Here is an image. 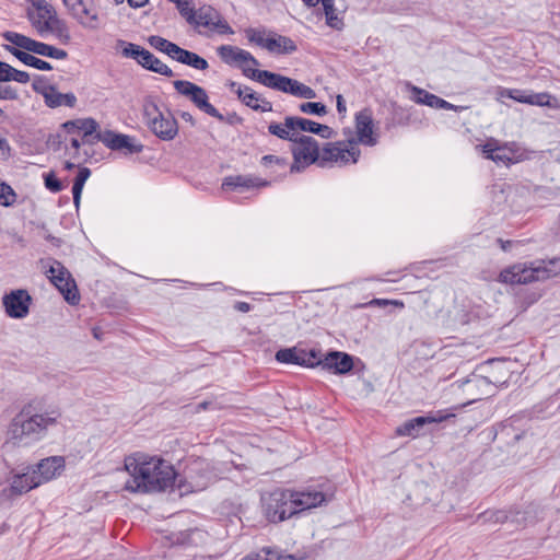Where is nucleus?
Masks as SVG:
<instances>
[{
  "label": "nucleus",
  "mask_w": 560,
  "mask_h": 560,
  "mask_svg": "<svg viewBox=\"0 0 560 560\" xmlns=\"http://www.w3.org/2000/svg\"><path fill=\"white\" fill-rule=\"evenodd\" d=\"M130 479L125 490L133 493L161 492L175 486L177 472L173 465L158 456L137 455L125 460Z\"/></svg>",
  "instance_id": "f257e3e1"
},
{
  "label": "nucleus",
  "mask_w": 560,
  "mask_h": 560,
  "mask_svg": "<svg viewBox=\"0 0 560 560\" xmlns=\"http://www.w3.org/2000/svg\"><path fill=\"white\" fill-rule=\"evenodd\" d=\"M59 417L60 412L56 410L33 415L27 408H23L9 424L2 450L8 452L12 447L28 446L40 441Z\"/></svg>",
  "instance_id": "f03ea898"
},
{
  "label": "nucleus",
  "mask_w": 560,
  "mask_h": 560,
  "mask_svg": "<svg viewBox=\"0 0 560 560\" xmlns=\"http://www.w3.org/2000/svg\"><path fill=\"white\" fill-rule=\"evenodd\" d=\"M560 273V257L549 260H536L529 264H515L499 275V280L509 284H527L545 281Z\"/></svg>",
  "instance_id": "7ed1b4c3"
},
{
  "label": "nucleus",
  "mask_w": 560,
  "mask_h": 560,
  "mask_svg": "<svg viewBox=\"0 0 560 560\" xmlns=\"http://www.w3.org/2000/svg\"><path fill=\"white\" fill-rule=\"evenodd\" d=\"M243 74L262 85L302 98L316 97L315 91L298 80L268 70L243 69Z\"/></svg>",
  "instance_id": "20e7f679"
},
{
  "label": "nucleus",
  "mask_w": 560,
  "mask_h": 560,
  "mask_svg": "<svg viewBox=\"0 0 560 560\" xmlns=\"http://www.w3.org/2000/svg\"><path fill=\"white\" fill-rule=\"evenodd\" d=\"M34 11L28 12L33 27L40 36L54 33L58 37L69 38L68 28L63 21L58 19L55 8L46 0H31Z\"/></svg>",
  "instance_id": "39448f33"
},
{
  "label": "nucleus",
  "mask_w": 560,
  "mask_h": 560,
  "mask_svg": "<svg viewBox=\"0 0 560 560\" xmlns=\"http://www.w3.org/2000/svg\"><path fill=\"white\" fill-rule=\"evenodd\" d=\"M143 117L148 128L161 140H173L178 133V124L171 113L163 114L154 97L143 101Z\"/></svg>",
  "instance_id": "423d86ee"
},
{
  "label": "nucleus",
  "mask_w": 560,
  "mask_h": 560,
  "mask_svg": "<svg viewBox=\"0 0 560 560\" xmlns=\"http://www.w3.org/2000/svg\"><path fill=\"white\" fill-rule=\"evenodd\" d=\"M292 498L291 490H275L261 498L262 512L266 518L271 523H280L294 516V511L290 508Z\"/></svg>",
  "instance_id": "0eeeda50"
},
{
  "label": "nucleus",
  "mask_w": 560,
  "mask_h": 560,
  "mask_svg": "<svg viewBox=\"0 0 560 560\" xmlns=\"http://www.w3.org/2000/svg\"><path fill=\"white\" fill-rule=\"evenodd\" d=\"M210 480V471L205 463L195 460L185 468L183 476L177 474L175 486L180 494H187L206 489Z\"/></svg>",
  "instance_id": "6e6552de"
},
{
  "label": "nucleus",
  "mask_w": 560,
  "mask_h": 560,
  "mask_svg": "<svg viewBox=\"0 0 560 560\" xmlns=\"http://www.w3.org/2000/svg\"><path fill=\"white\" fill-rule=\"evenodd\" d=\"M292 142L295 145L292 148L293 163L290 167L291 173H299L306 166L318 163L319 164V147L318 142L311 136L295 137Z\"/></svg>",
  "instance_id": "1a4fd4ad"
},
{
  "label": "nucleus",
  "mask_w": 560,
  "mask_h": 560,
  "mask_svg": "<svg viewBox=\"0 0 560 560\" xmlns=\"http://www.w3.org/2000/svg\"><path fill=\"white\" fill-rule=\"evenodd\" d=\"M2 36L10 44L39 56L59 60H63L68 57V52L65 49L57 48L43 42H37L16 32L8 31L4 32Z\"/></svg>",
  "instance_id": "9d476101"
},
{
  "label": "nucleus",
  "mask_w": 560,
  "mask_h": 560,
  "mask_svg": "<svg viewBox=\"0 0 560 560\" xmlns=\"http://www.w3.org/2000/svg\"><path fill=\"white\" fill-rule=\"evenodd\" d=\"M176 92L189 98V101L200 110L220 121L224 120L223 115L209 103L206 90L187 80H176L173 82Z\"/></svg>",
  "instance_id": "9b49d317"
},
{
  "label": "nucleus",
  "mask_w": 560,
  "mask_h": 560,
  "mask_svg": "<svg viewBox=\"0 0 560 560\" xmlns=\"http://www.w3.org/2000/svg\"><path fill=\"white\" fill-rule=\"evenodd\" d=\"M48 273L50 281L60 291L65 300L71 305H77L80 301V295L70 272L59 261L52 260Z\"/></svg>",
  "instance_id": "f8f14e48"
},
{
  "label": "nucleus",
  "mask_w": 560,
  "mask_h": 560,
  "mask_svg": "<svg viewBox=\"0 0 560 560\" xmlns=\"http://www.w3.org/2000/svg\"><path fill=\"white\" fill-rule=\"evenodd\" d=\"M2 304L9 317L21 319L28 315L32 298L26 290L18 289L4 294Z\"/></svg>",
  "instance_id": "ddd939ff"
},
{
  "label": "nucleus",
  "mask_w": 560,
  "mask_h": 560,
  "mask_svg": "<svg viewBox=\"0 0 560 560\" xmlns=\"http://www.w3.org/2000/svg\"><path fill=\"white\" fill-rule=\"evenodd\" d=\"M360 154L359 149L351 147L346 149L340 142L327 143L322 152H319V166L325 167L327 163L336 162L340 164H347L350 161L355 163Z\"/></svg>",
  "instance_id": "4468645a"
},
{
  "label": "nucleus",
  "mask_w": 560,
  "mask_h": 560,
  "mask_svg": "<svg viewBox=\"0 0 560 560\" xmlns=\"http://www.w3.org/2000/svg\"><path fill=\"white\" fill-rule=\"evenodd\" d=\"M69 13L84 27L95 28L98 15L92 0H62Z\"/></svg>",
  "instance_id": "2eb2a0df"
},
{
  "label": "nucleus",
  "mask_w": 560,
  "mask_h": 560,
  "mask_svg": "<svg viewBox=\"0 0 560 560\" xmlns=\"http://www.w3.org/2000/svg\"><path fill=\"white\" fill-rule=\"evenodd\" d=\"M94 139L101 141L110 150H125L127 153H140L143 149V145L135 142L132 137L116 133L112 130L96 132Z\"/></svg>",
  "instance_id": "dca6fc26"
},
{
  "label": "nucleus",
  "mask_w": 560,
  "mask_h": 560,
  "mask_svg": "<svg viewBox=\"0 0 560 560\" xmlns=\"http://www.w3.org/2000/svg\"><path fill=\"white\" fill-rule=\"evenodd\" d=\"M405 89L410 93V100L420 105H427L436 109H446L458 112L462 107L453 105L447 101L429 93L428 91L413 85L411 82H405Z\"/></svg>",
  "instance_id": "f3484780"
},
{
  "label": "nucleus",
  "mask_w": 560,
  "mask_h": 560,
  "mask_svg": "<svg viewBox=\"0 0 560 560\" xmlns=\"http://www.w3.org/2000/svg\"><path fill=\"white\" fill-rule=\"evenodd\" d=\"M315 366L334 374H347L353 369V357L347 352L329 351L324 359H316Z\"/></svg>",
  "instance_id": "a211bd4d"
},
{
  "label": "nucleus",
  "mask_w": 560,
  "mask_h": 560,
  "mask_svg": "<svg viewBox=\"0 0 560 560\" xmlns=\"http://www.w3.org/2000/svg\"><path fill=\"white\" fill-rule=\"evenodd\" d=\"M217 52L224 63L231 67H238L242 70L248 69L245 67L246 63H250L254 67L259 65V61L249 51L236 46L222 45L217 48Z\"/></svg>",
  "instance_id": "6ab92c4d"
},
{
  "label": "nucleus",
  "mask_w": 560,
  "mask_h": 560,
  "mask_svg": "<svg viewBox=\"0 0 560 560\" xmlns=\"http://www.w3.org/2000/svg\"><path fill=\"white\" fill-rule=\"evenodd\" d=\"M450 417H454V415L445 413L442 410L438 411L435 415L416 417L397 427L396 434L399 436L416 438L419 435L420 430L425 424L439 423L448 419Z\"/></svg>",
  "instance_id": "aec40b11"
},
{
  "label": "nucleus",
  "mask_w": 560,
  "mask_h": 560,
  "mask_svg": "<svg viewBox=\"0 0 560 560\" xmlns=\"http://www.w3.org/2000/svg\"><path fill=\"white\" fill-rule=\"evenodd\" d=\"M40 486V480L34 474L32 467L22 474H14L11 479L10 487L2 491L8 498L20 497L32 489Z\"/></svg>",
  "instance_id": "412c9836"
},
{
  "label": "nucleus",
  "mask_w": 560,
  "mask_h": 560,
  "mask_svg": "<svg viewBox=\"0 0 560 560\" xmlns=\"http://www.w3.org/2000/svg\"><path fill=\"white\" fill-rule=\"evenodd\" d=\"M292 498L290 499L291 505L290 508L294 511V515L322 505L326 502V495L322 491L317 490H303V491H292Z\"/></svg>",
  "instance_id": "4be33fe9"
},
{
  "label": "nucleus",
  "mask_w": 560,
  "mask_h": 560,
  "mask_svg": "<svg viewBox=\"0 0 560 560\" xmlns=\"http://www.w3.org/2000/svg\"><path fill=\"white\" fill-rule=\"evenodd\" d=\"M195 25H202L221 34H233L234 31L229 23L223 20L220 13L212 7H202L196 12Z\"/></svg>",
  "instance_id": "5701e85b"
},
{
  "label": "nucleus",
  "mask_w": 560,
  "mask_h": 560,
  "mask_svg": "<svg viewBox=\"0 0 560 560\" xmlns=\"http://www.w3.org/2000/svg\"><path fill=\"white\" fill-rule=\"evenodd\" d=\"M230 89L236 93L237 97L247 107L259 112H271L272 104L266 98L261 97L258 93L253 91L249 86L237 84L234 81L229 83Z\"/></svg>",
  "instance_id": "b1692460"
},
{
  "label": "nucleus",
  "mask_w": 560,
  "mask_h": 560,
  "mask_svg": "<svg viewBox=\"0 0 560 560\" xmlns=\"http://www.w3.org/2000/svg\"><path fill=\"white\" fill-rule=\"evenodd\" d=\"M65 458L62 456H50L42 459L35 467H32L34 474L40 480V485L47 482L61 474L65 469Z\"/></svg>",
  "instance_id": "393cba45"
},
{
  "label": "nucleus",
  "mask_w": 560,
  "mask_h": 560,
  "mask_svg": "<svg viewBox=\"0 0 560 560\" xmlns=\"http://www.w3.org/2000/svg\"><path fill=\"white\" fill-rule=\"evenodd\" d=\"M276 360L280 363L315 368L316 352L314 350L305 352L303 350H298L296 348H285L277 351Z\"/></svg>",
  "instance_id": "a878e982"
},
{
  "label": "nucleus",
  "mask_w": 560,
  "mask_h": 560,
  "mask_svg": "<svg viewBox=\"0 0 560 560\" xmlns=\"http://www.w3.org/2000/svg\"><path fill=\"white\" fill-rule=\"evenodd\" d=\"M269 185V182L261 179L259 177L255 176H229L224 178L222 183V188L225 190H246L250 188H259V187H266Z\"/></svg>",
  "instance_id": "bb28decb"
},
{
  "label": "nucleus",
  "mask_w": 560,
  "mask_h": 560,
  "mask_svg": "<svg viewBox=\"0 0 560 560\" xmlns=\"http://www.w3.org/2000/svg\"><path fill=\"white\" fill-rule=\"evenodd\" d=\"M355 127L359 141L366 145H374L375 139L373 133V120L369 109H363L355 115Z\"/></svg>",
  "instance_id": "cd10ccee"
},
{
  "label": "nucleus",
  "mask_w": 560,
  "mask_h": 560,
  "mask_svg": "<svg viewBox=\"0 0 560 560\" xmlns=\"http://www.w3.org/2000/svg\"><path fill=\"white\" fill-rule=\"evenodd\" d=\"M4 49L11 52L15 58H18L21 62H23L25 66L43 70V71H49L52 69V66L34 55L30 54V51H26L24 49H21L14 45H4Z\"/></svg>",
  "instance_id": "c85d7f7f"
},
{
  "label": "nucleus",
  "mask_w": 560,
  "mask_h": 560,
  "mask_svg": "<svg viewBox=\"0 0 560 560\" xmlns=\"http://www.w3.org/2000/svg\"><path fill=\"white\" fill-rule=\"evenodd\" d=\"M482 152L487 159L495 163L509 164L514 162L512 151L506 147L498 145V141L493 139L482 145Z\"/></svg>",
  "instance_id": "c756f323"
},
{
  "label": "nucleus",
  "mask_w": 560,
  "mask_h": 560,
  "mask_svg": "<svg viewBox=\"0 0 560 560\" xmlns=\"http://www.w3.org/2000/svg\"><path fill=\"white\" fill-rule=\"evenodd\" d=\"M266 49L270 52L292 54L298 47L290 37L273 34V36L267 37Z\"/></svg>",
  "instance_id": "7c9ffc66"
},
{
  "label": "nucleus",
  "mask_w": 560,
  "mask_h": 560,
  "mask_svg": "<svg viewBox=\"0 0 560 560\" xmlns=\"http://www.w3.org/2000/svg\"><path fill=\"white\" fill-rule=\"evenodd\" d=\"M45 104L50 108H57L60 106L74 107L77 104V96L69 93H60L57 88L54 85L51 91L44 98Z\"/></svg>",
  "instance_id": "2f4dec72"
},
{
  "label": "nucleus",
  "mask_w": 560,
  "mask_h": 560,
  "mask_svg": "<svg viewBox=\"0 0 560 560\" xmlns=\"http://www.w3.org/2000/svg\"><path fill=\"white\" fill-rule=\"evenodd\" d=\"M140 66H142L147 70L159 73L161 75H165L168 78L174 77L173 70L149 50H147L145 55L143 56V59L140 61Z\"/></svg>",
  "instance_id": "473e14b6"
},
{
  "label": "nucleus",
  "mask_w": 560,
  "mask_h": 560,
  "mask_svg": "<svg viewBox=\"0 0 560 560\" xmlns=\"http://www.w3.org/2000/svg\"><path fill=\"white\" fill-rule=\"evenodd\" d=\"M12 67L3 61H0V100H18L19 94L11 85H3V82H9L11 77Z\"/></svg>",
  "instance_id": "72a5a7b5"
},
{
  "label": "nucleus",
  "mask_w": 560,
  "mask_h": 560,
  "mask_svg": "<svg viewBox=\"0 0 560 560\" xmlns=\"http://www.w3.org/2000/svg\"><path fill=\"white\" fill-rule=\"evenodd\" d=\"M117 45L122 47L121 55L125 58H131V59L136 60L139 65H140V61L143 59V56L147 52L145 48H143L139 45L132 44V43L125 42L122 39H119L117 42Z\"/></svg>",
  "instance_id": "f704fd0d"
},
{
  "label": "nucleus",
  "mask_w": 560,
  "mask_h": 560,
  "mask_svg": "<svg viewBox=\"0 0 560 560\" xmlns=\"http://www.w3.org/2000/svg\"><path fill=\"white\" fill-rule=\"evenodd\" d=\"M326 23L335 30H341L343 26L342 20L338 16L335 9V0H322Z\"/></svg>",
  "instance_id": "c9c22d12"
},
{
  "label": "nucleus",
  "mask_w": 560,
  "mask_h": 560,
  "mask_svg": "<svg viewBox=\"0 0 560 560\" xmlns=\"http://www.w3.org/2000/svg\"><path fill=\"white\" fill-rule=\"evenodd\" d=\"M316 121L299 116H287V126L292 128V131L302 130L315 133Z\"/></svg>",
  "instance_id": "e433bc0d"
},
{
  "label": "nucleus",
  "mask_w": 560,
  "mask_h": 560,
  "mask_svg": "<svg viewBox=\"0 0 560 560\" xmlns=\"http://www.w3.org/2000/svg\"><path fill=\"white\" fill-rule=\"evenodd\" d=\"M178 62L187 65L197 70H207L209 68V63L205 58L186 49Z\"/></svg>",
  "instance_id": "4c0bfd02"
},
{
  "label": "nucleus",
  "mask_w": 560,
  "mask_h": 560,
  "mask_svg": "<svg viewBox=\"0 0 560 560\" xmlns=\"http://www.w3.org/2000/svg\"><path fill=\"white\" fill-rule=\"evenodd\" d=\"M268 131L270 135L278 137L281 140H295V135L292 131V128L287 126V117L284 118V124L271 122L268 126Z\"/></svg>",
  "instance_id": "58836bf2"
},
{
  "label": "nucleus",
  "mask_w": 560,
  "mask_h": 560,
  "mask_svg": "<svg viewBox=\"0 0 560 560\" xmlns=\"http://www.w3.org/2000/svg\"><path fill=\"white\" fill-rule=\"evenodd\" d=\"M509 518L508 512L503 510L498 511H486L483 513H480L477 517V520H483V522H490V523H504Z\"/></svg>",
  "instance_id": "ea45409f"
},
{
  "label": "nucleus",
  "mask_w": 560,
  "mask_h": 560,
  "mask_svg": "<svg viewBox=\"0 0 560 560\" xmlns=\"http://www.w3.org/2000/svg\"><path fill=\"white\" fill-rule=\"evenodd\" d=\"M16 194L12 187L3 182L0 183V203L10 207L15 202Z\"/></svg>",
  "instance_id": "a19ab883"
},
{
  "label": "nucleus",
  "mask_w": 560,
  "mask_h": 560,
  "mask_svg": "<svg viewBox=\"0 0 560 560\" xmlns=\"http://www.w3.org/2000/svg\"><path fill=\"white\" fill-rule=\"evenodd\" d=\"M54 85L48 82V80L43 75H36L32 82V89L37 94H40L44 98L51 91Z\"/></svg>",
  "instance_id": "79ce46f5"
},
{
  "label": "nucleus",
  "mask_w": 560,
  "mask_h": 560,
  "mask_svg": "<svg viewBox=\"0 0 560 560\" xmlns=\"http://www.w3.org/2000/svg\"><path fill=\"white\" fill-rule=\"evenodd\" d=\"M300 110L310 115L324 116L327 114V108L319 102H307L300 105Z\"/></svg>",
  "instance_id": "37998d69"
},
{
  "label": "nucleus",
  "mask_w": 560,
  "mask_h": 560,
  "mask_svg": "<svg viewBox=\"0 0 560 560\" xmlns=\"http://www.w3.org/2000/svg\"><path fill=\"white\" fill-rule=\"evenodd\" d=\"M98 129V124L93 118L78 119V130L83 131V138L94 135Z\"/></svg>",
  "instance_id": "c03bdc74"
},
{
  "label": "nucleus",
  "mask_w": 560,
  "mask_h": 560,
  "mask_svg": "<svg viewBox=\"0 0 560 560\" xmlns=\"http://www.w3.org/2000/svg\"><path fill=\"white\" fill-rule=\"evenodd\" d=\"M176 7L183 18L189 24H192L196 21V11L190 7V0H180L176 3Z\"/></svg>",
  "instance_id": "a18cd8bd"
},
{
  "label": "nucleus",
  "mask_w": 560,
  "mask_h": 560,
  "mask_svg": "<svg viewBox=\"0 0 560 560\" xmlns=\"http://www.w3.org/2000/svg\"><path fill=\"white\" fill-rule=\"evenodd\" d=\"M550 100H551V95L547 92H542V93H529L528 100H525V101L529 105L550 107L551 106Z\"/></svg>",
  "instance_id": "49530a36"
},
{
  "label": "nucleus",
  "mask_w": 560,
  "mask_h": 560,
  "mask_svg": "<svg viewBox=\"0 0 560 560\" xmlns=\"http://www.w3.org/2000/svg\"><path fill=\"white\" fill-rule=\"evenodd\" d=\"M148 42L153 48H155L164 54L168 52V49L171 48V46L173 44L172 42H170L161 36H158V35L150 36Z\"/></svg>",
  "instance_id": "de8ad7c7"
},
{
  "label": "nucleus",
  "mask_w": 560,
  "mask_h": 560,
  "mask_svg": "<svg viewBox=\"0 0 560 560\" xmlns=\"http://www.w3.org/2000/svg\"><path fill=\"white\" fill-rule=\"evenodd\" d=\"M246 37L250 43L266 48L267 38L264 37V32L256 28H247L245 31Z\"/></svg>",
  "instance_id": "09e8293b"
},
{
  "label": "nucleus",
  "mask_w": 560,
  "mask_h": 560,
  "mask_svg": "<svg viewBox=\"0 0 560 560\" xmlns=\"http://www.w3.org/2000/svg\"><path fill=\"white\" fill-rule=\"evenodd\" d=\"M265 555L261 553H250L246 557L242 558L241 560H280L281 557L278 555L277 551H272L270 549H264L262 550Z\"/></svg>",
  "instance_id": "8fccbe9b"
},
{
  "label": "nucleus",
  "mask_w": 560,
  "mask_h": 560,
  "mask_svg": "<svg viewBox=\"0 0 560 560\" xmlns=\"http://www.w3.org/2000/svg\"><path fill=\"white\" fill-rule=\"evenodd\" d=\"M45 186L52 192H59L62 189L61 182L55 176L54 173H48L44 177Z\"/></svg>",
  "instance_id": "3c124183"
},
{
  "label": "nucleus",
  "mask_w": 560,
  "mask_h": 560,
  "mask_svg": "<svg viewBox=\"0 0 560 560\" xmlns=\"http://www.w3.org/2000/svg\"><path fill=\"white\" fill-rule=\"evenodd\" d=\"M505 95L518 103L527 104V102L524 100H528V94L523 90H506Z\"/></svg>",
  "instance_id": "603ef678"
},
{
  "label": "nucleus",
  "mask_w": 560,
  "mask_h": 560,
  "mask_svg": "<svg viewBox=\"0 0 560 560\" xmlns=\"http://www.w3.org/2000/svg\"><path fill=\"white\" fill-rule=\"evenodd\" d=\"M10 81H16L19 83H27L30 81V74L25 71L18 70L12 67Z\"/></svg>",
  "instance_id": "864d4df0"
},
{
  "label": "nucleus",
  "mask_w": 560,
  "mask_h": 560,
  "mask_svg": "<svg viewBox=\"0 0 560 560\" xmlns=\"http://www.w3.org/2000/svg\"><path fill=\"white\" fill-rule=\"evenodd\" d=\"M260 163L264 166H268V165H270L272 163L281 165V166H284L287 164V161L284 159H282V158L269 154V155H264L261 158Z\"/></svg>",
  "instance_id": "5fc2aeb1"
},
{
  "label": "nucleus",
  "mask_w": 560,
  "mask_h": 560,
  "mask_svg": "<svg viewBox=\"0 0 560 560\" xmlns=\"http://www.w3.org/2000/svg\"><path fill=\"white\" fill-rule=\"evenodd\" d=\"M334 130L326 125L318 124L316 125L315 135L320 136L324 139H330L334 136Z\"/></svg>",
  "instance_id": "6e6d98bb"
},
{
  "label": "nucleus",
  "mask_w": 560,
  "mask_h": 560,
  "mask_svg": "<svg viewBox=\"0 0 560 560\" xmlns=\"http://www.w3.org/2000/svg\"><path fill=\"white\" fill-rule=\"evenodd\" d=\"M185 49L179 47L176 44H172L171 48L168 49V52H166L167 56H170L172 59L179 61Z\"/></svg>",
  "instance_id": "4d7b16f0"
},
{
  "label": "nucleus",
  "mask_w": 560,
  "mask_h": 560,
  "mask_svg": "<svg viewBox=\"0 0 560 560\" xmlns=\"http://www.w3.org/2000/svg\"><path fill=\"white\" fill-rule=\"evenodd\" d=\"M83 187L84 186L82 184H78L75 182L73 183V186H72L73 203L77 208L79 207V203H80Z\"/></svg>",
  "instance_id": "13d9d810"
},
{
  "label": "nucleus",
  "mask_w": 560,
  "mask_h": 560,
  "mask_svg": "<svg viewBox=\"0 0 560 560\" xmlns=\"http://www.w3.org/2000/svg\"><path fill=\"white\" fill-rule=\"evenodd\" d=\"M90 175H91L90 168L81 167L79 170L78 175L75 176L74 182L78 183V184H82L84 186V184L88 180V178L90 177Z\"/></svg>",
  "instance_id": "bf43d9fd"
},
{
  "label": "nucleus",
  "mask_w": 560,
  "mask_h": 560,
  "mask_svg": "<svg viewBox=\"0 0 560 560\" xmlns=\"http://www.w3.org/2000/svg\"><path fill=\"white\" fill-rule=\"evenodd\" d=\"M234 308L241 313H247L252 310V305L247 302L238 301L234 304Z\"/></svg>",
  "instance_id": "052dcab7"
},
{
  "label": "nucleus",
  "mask_w": 560,
  "mask_h": 560,
  "mask_svg": "<svg viewBox=\"0 0 560 560\" xmlns=\"http://www.w3.org/2000/svg\"><path fill=\"white\" fill-rule=\"evenodd\" d=\"M179 116H180V118L184 121L190 124L191 126L196 125V120H195V118L192 117V115L190 113H188V112H180Z\"/></svg>",
  "instance_id": "680f3d73"
},
{
  "label": "nucleus",
  "mask_w": 560,
  "mask_h": 560,
  "mask_svg": "<svg viewBox=\"0 0 560 560\" xmlns=\"http://www.w3.org/2000/svg\"><path fill=\"white\" fill-rule=\"evenodd\" d=\"M62 127L68 131L72 132L74 129H78V120H69L66 121Z\"/></svg>",
  "instance_id": "e2e57ef3"
},
{
  "label": "nucleus",
  "mask_w": 560,
  "mask_h": 560,
  "mask_svg": "<svg viewBox=\"0 0 560 560\" xmlns=\"http://www.w3.org/2000/svg\"><path fill=\"white\" fill-rule=\"evenodd\" d=\"M148 1L149 0H127L128 4L135 9L144 7L148 3Z\"/></svg>",
  "instance_id": "0e129e2a"
},
{
  "label": "nucleus",
  "mask_w": 560,
  "mask_h": 560,
  "mask_svg": "<svg viewBox=\"0 0 560 560\" xmlns=\"http://www.w3.org/2000/svg\"><path fill=\"white\" fill-rule=\"evenodd\" d=\"M337 110L340 114L346 112V102L341 95L337 96Z\"/></svg>",
  "instance_id": "69168bd1"
},
{
  "label": "nucleus",
  "mask_w": 560,
  "mask_h": 560,
  "mask_svg": "<svg viewBox=\"0 0 560 560\" xmlns=\"http://www.w3.org/2000/svg\"><path fill=\"white\" fill-rule=\"evenodd\" d=\"M372 303H374V304H378V305H381V304H388V303H393V304H395V305H399L400 307H402V306H404V303H402V302H399V301L381 300V299H375V300H373V301H372Z\"/></svg>",
  "instance_id": "338daca9"
},
{
  "label": "nucleus",
  "mask_w": 560,
  "mask_h": 560,
  "mask_svg": "<svg viewBox=\"0 0 560 560\" xmlns=\"http://www.w3.org/2000/svg\"><path fill=\"white\" fill-rule=\"evenodd\" d=\"M70 144H71V147H72L75 151H78V150L80 149V147H81V142H80V141H79V139H77V138H72V139L70 140Z\"/></svg>",
  "instance_id": "774afa93"
}]
</instances>
